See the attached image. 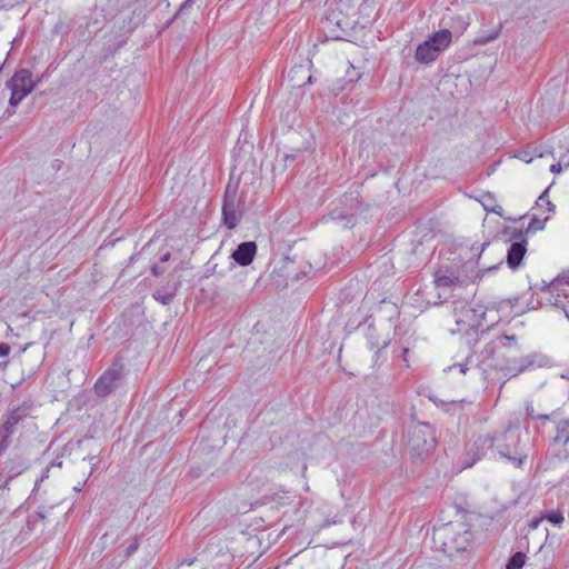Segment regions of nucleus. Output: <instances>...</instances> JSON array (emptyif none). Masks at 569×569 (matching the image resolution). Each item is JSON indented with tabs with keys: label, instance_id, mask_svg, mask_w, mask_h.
<instances>
[{
	"label": "nucleus",
	"instance_id": "20",
	"mask_svg": "<svg viewBox=\"0 0 569 569\" xmlns=\"http://www.w3.org/2000/svg\"><path fill=\"white\" fill-rule=\"evenodd\" d=\"M177 288H178V284L174 283L170 290L161 291L158 289L153 293V297L161 303L168 305L173 299Z\"/></svg>",
	"mask_w": 569,
	"mask_h": 569
},
{
	"label": "nucleus",
	"instance_id": "17",
	"mask_svg": "<svg viewBox=\"0 0 569 569\" xmlns=\"http://www.w3.org/2000/svg\"><path fill=\"white\" fill-rule=\"evenodd\" d=\"M526 413L527 418L531 420H542L543 422L551 419L556 420L558 417V411H552L551 413H537L531 401H527L526 403Z\"/></svg>",
	"mask_w": 569,
	"mask_h": 569
},
{
	"label": "nucleus",
	"instance_id": "6",
	"mask_svg": "<svg viewBox=\"0 0 569 569\" xmlns=\"http://www.w3.org/2000/svg\"><path fill=\"white\" fill-rule=\"evenodd\" d=\"M126 377L124 366L120 361H114L99 377L93 386L94 393L100 398H106L114 392L122 383Z\"/></svg>",
	"mask_w": 569,
	"mask_h": 569
},
{
	"label": "nucleus",
	"instance_id": "21",
	"mask_svg": "<svg viewBox=\"0 0 569 569\" xmlns=\"http://www.w3.org/2000/svg\"><path fill=\"white\" fill-rule=\"evenodd\" d=\"M525 560L526 555L523 552H516L509 558L506 569H522Z\"/></svg>",
	"mask_w": 569,
	"mask_h": 569
},
{
	"label": "nucleus",
	"instance_id": "14",
	"mask_svg": "<svg viewBox=\"0 0 569 569\" xmlns=\"http://www.w3.org/2000/svg\"><path fill=\"white\" fill-rule=\"evenodd\" d=\"M329 216L332 220L343 222V227L346 228H352L356 223V212L352 208H335L330 211Z\"/></svg>",
	"mask_w": 569,
	"mask_h": 569
},
{
	"label": "nucleus",
	"instance_id": "32",
	"mask_svg": "<svg viewBox=\"0 0 569 569\" xmlns=\"http://www.w3.org/2000/svg\"><path fill=\"white\" fill-rule=\"evenodd\" d=\"M498 36V32H493V33H490L489 36L487 37H480L478 39H476V43H479V44H485V43H488L489 41L496 39Z\"/></svg>",
	"mask_w": 569,
	"mask_h": 569
},
{
	"label": "nucleus",
	"instance_id": "37",
	"mask_svg": "<svg viewBox=\"0 0 569 569\" xmlns=\"http://www.w3.org/2000/svg\"><path fill=\"white\" fill-rule=\"evenodd\" d=\"M170 257H171L170 252H166V253H163V254L160 257V262H167V261H169Z\"/></svg>",
	"mask_w": 569,
	"mask_h": 569
},
{
	"label": "nucleus",
	"instance_id": "35",
	"mask_svg": "<svg viewBox=\"0 0 569 569\" xmlns=\"http://www.w3.org/2000/svg\"><path fill=\"white\" fill-rule=\"evenodd\" d=\"M151 271L154 276H160L164 272V269L162 267H160L159 264H154V266H152Z\"/></svg>",
	"mask_w": 569,
	"mask_h": 569
},
{
	"label": "nucleus",
	"instance_id": "2",
	"mask_svg": "<svg viewBox=\"0 0 569 569\" xmlns=\"http://www.w3.org/2000/svg\"><path fill=\"white\" fill-rule=\"evenodd\" d=\"M495 449L500 457L510 460L515 467L520 468L527 458L520 446L518 428L511 423L501 432L493 435Z\"/></svg>",
	"mask_w": 569,
	"mask_h": 569
},
{
	"label": "nucleus",
	"instance_id": "23",
	"mask_svg": "<svg viewBox=\"0 0 569 569\" xmlns=\"http://www.w3.org/2000/svg\"><path fill=\"white\" fill-rule=\"evenodd\" d=\"M453 305V315L456 319L459 317V315H463L466 312V309L470 308V305L467 300L458 299L452 301Z\"/></svg>",
	"mask_w": 569,
	"mask_h": 569
},
{
	"label": "nucleus",
	"instance_id": "40",
	"mask_svg": "<svg viewBox=\"0 0 569 569\" xmlns=\"http://www.w3.org/2000/svg\"><path fill=\"white\" fill-rule=\"evenodd\" d=\"M9 480H7L2 486H0V490L3 491L8 488Z\"/></svg>",
	"mask_w": 569,
	"mask_h": 569
},
{
	"label": "nucleus",
	"instance_id": "46",
	"mask_svg": "<svg viewBox=\"0 0 569 569\" xmlns=\"http://www.w3.org/2000/svg\"><path fill=\"white\" fill-rule=\"evenodd\" d=\"M490 210H491L492 212L499 213V211H497L495 208H491Z\"/></svg>",
	"mask_w": 569,
	"mask_h": 569
},
{
	"label": "nucleus",
	"instance_id": "15",
	"mask_svg": "<svg viewBox=\"0 0 569 569\" xmlns=\"http://www.w3.org/2000/svg\"><path fill=\"white\" fill-rule=\"evenodd\" d=\"M4 469L9 475V479H12L22 473L23 470L27 469V460L21 456H16V458H9L6 462Z\"/></svg>",
	"mask_w": 569,
	"mask_h": 569
},
{
	"label": "nucleus",
	"instance_id": "36",
	"mask_svg": "<svg viewBox=\"0 0 569 569\" xmlns=\"http://www.w3.org/2000/svg\"><path fill=\"white\" fill-rule=\"evenodd\" d=\"M283 160L284 162H293L296 160V154H284Z\"/></svg>",
	"mask_w": 569,
	"mask_h": 569
},
{
	"label": "nucleus",
	"instance_id": "22",
	"mask_svg": "<svg viewBox=\"0 0 569 569\" xmlns=\"http://www.w3.org/2000/svg\"><path fill=\"white\" fill-rule=\"evenodd\" d=\"M547 220H548V218L541 220L537 217H533L530 220L528 227L526 228V233L536 232V231L545 229V224H546Z\"/></svg>",
	"mask_w": 569,
	"mask_h": 569
},
{
	"label": "nucleus",
	"instance_id": "4",
	"mask_svg": "<svg viewBox=\"0 0 569 569\" xmlns=\"http://www.w3.org/2000/svg\"><path fill=\"white\" fill-rule=\"evenodd\" d=\"M244 213V199L238 194V186L229 182L227 184L223 204L222 219L228 229H234Z\"/></svg>",
	"mask_w": 569,
	"mask_h": 569
},
{
	"label": "nucleus",
	"instance_id": "18",
	"mask_svg": "<svg viewBox=\"0 0 569 569\" xmlns=\"http://www.w3.org/2000/svg\"><path fill=\"white\" fill-rule=\"evenodd\" d=\"M545 156L543 151H541L538 147L528 148L519 152L518 158L523 160L527 163H530L535 157L542 158Z\"/></svg>",
	"mask_w": 569,
	"mask_h": 569
},
{
	"label": "nucleus",
	"instance_id": "47",
	"mask_svg": "<svg viewBox=\"0 0 569 569\" xmlns=\"http://www.w3.org/2000/svg\"><path fill=\"white\" fill-rule=\"evenodd\" d=\"M562 158H565V161H569V158H567L566 156H563Z\"/></svg>",
	"mask_w": 569,
	"mask_h": 569
},
{
	"label": "nucleus",
	"instance_id": "13",
	"mask_svg": "<svg viewBox=\"0 0 569 569\" xmlns=\"http://www.w3.org/2000/svg\"><path fill=\"white\" fill-rule=\"evenodd\" d=\"M527 252V240L521 239L510 244L507 251V264L510 269H517Z\"/></svg>",
	"mask_w": 569,
	"mask_h": 569
},
{
	"label": "nucleus",
	"instance_id": "1",
	"mask_svg": "<svg viewBox=\"0 0 569 569\" xmlns=\"http://www.w3.org/2000/svg\"><path fill=\"white\" fill-rule=\"evenodd\" d=\"M432 540L436 549L449 558H455L468 550L473 540V533L468 523L449 522L435 528Z\"/></svg>",
	"mask_w": 569,
	"mask_h": 569
},
{
	"label": "nucleus",
	"instance_id": "25",
	"mask_svg": "<svg viewBox=\"0 0 569 569\" xmlns=\"http://www.w3.org/2000/svg\"><path fill=\"white\" fill-rule=\"evenodd\" d=\"M543 519L548 520L552 525H560L563 522V515L560 511L548 512Z\"/></svg>",
	"mask_w": 569,
	"mask_h": 569
},
{
	"label": "nucleus",
	"instance_id": "19",
	"mask_svg": "<svg viewBox=\"0 0 569 569\" xmlns=\"http://www.w3.org/2000/svg\"><path fill=\"white\" fill-rule=\"evenodd\" d=\"M435 282L439 288H449L459 282V279L452 274H441L440 272H437Z\"/></svg>",
	"mask_w": 569,
	"mask_h": 569
},
{
	"label": "nucleus",
	"instance_id": "12",
	"mask_svg": "<svg viewBox=\"0 0 569 569\" xmlns=\"http://www.w3.org/2000/svg\"><path fill=\"white\" fill-rule=\"evenodd\" d=\"M257 253V244L254 241H244L238 244L232 252V259L241 267L249 266Z\"/></svg>",
	"mask_w": 569,
	"mask_h": 569
},
{
	"label": "nucleus",
	"instance_id": "26",
	"mask_svg": "<svg viewBox=\"0 0 569 569\" xmlns=\"http://www.w3.org/2000/svg\"><path fill=\"white\" fill-rule=\"evenodd\" d=\"M139 539L134 538L124 550V558H130L139 548Z\"/></svg>",
	"mask_w": 569,
	"mask_h": 569
},
{
	"label": "nucleus",
	"instance_id": "29",
	"mask_svg": "<svg viewBox=\"0 0 569 569\" xmlns=\"http://www.w3.org/2000/svg\"><path fill=\"white\" fill-rule=\"evenodd\" d=\"M498 340L503 347H511V345L516 342L515 336L507 335L498 337Z\"/></svg>",
	"mask_w": 569,
	"mask_h": 569
},
{
	"label": "nucleus",
	"instance_id": "43",
	"mask_svg": "<svg viewBox=\"0 0 569 569\" xmlns=\"http://www.w3.org/2000/svg\"><path fill=\"white\" fill-rule=\"evenodd\" d=\"M48 472H49V470L47 469L46 473H43V476L41 477V480H43L44 478L48 477Z\"/></svg>",
	"mask_w": 569,
	"mask_h": 569
},
{
	"label": "nucleus",
	"instance_id": "31",
	"mask_svg": "<svg viewBox=\"0 0 569 569\" xmlns=\"http://www.w3.org/2000/svg\"><path fill=\"white\" fill-rule=\"evenodd\" d=\"M468 363H469V358H467L466 361L462 363H458V365L448 367L447 369H445V371H451L453 368H459L461 373H466V371L468 370V367H467Z\"/></svg>",
	"mask_w": 569,
	"mask_h": 569
},
{
	"label": "nucleus",
	"instance_id": "8",
	"mask_svg": "<svg viewBox=\"0 0 569 569\" xmlns=\"http://www.w3.org/2000/svg\"><path fill=\"white\" fill-rule=\"evenodd\" d=\"M495 449V438L491 435H480L470 445L463 460V468L472 467L481 458L486 457L489 451Z\"/></svg>",
	"mask_w": 569,
	"mask_h": 569
},
{
	"label": "nucleus",
	"instance_id": "45",
	"mask_svg": "<svg viewBox=\"0 0 569 569\" xmlns=\"http://www.w3.org/2000/svg\"><path fill=\"white\" fill-rule=\"evenodd\" d=\"M307 81H308L309 83H311V82H312V76H311V74L308 77Z\"/></svg>",
	"mask_w": 569,
	"mask_h": 569
},
{
	"label": "nucleus",
	"instance_id": "27",
	"mask_svg": "<svg viewBox=\"0 0 569 569\" xmlns=\"http://www.w3.org/2000/svg\"><path fill=\"white\" fill-rule=\"evenodd\" d=\"M563 168H569V161H565V158H560L557 163L550 166V171L552 173H560Z\"/></svg>",
	"mask_w": 569,
	"mask_h": 569
},
{
	"label": "nucleus",
	"instance_id": "44",
	"mask_svg": "<svg viewBox=\"0 0 569 569\" xmlns=\"http://www.w3.org/2000/svg\"><path fill=\"white\" fill-rule=\"evenodd\" d=\"M566 317L569 319V309H563Z\"/></svg>",
	"mask_w": 569,
	"mask_h": 569
},
{
	"label": "nucleus",
	"instance_id": "9",
	"mask_svg": "<svg viewBox=\"0 0 569 569\" xmlns=\"http://www.w3.org/2000/svg\"><path fill=\"white\" fill-rule=\"evenodd\" d=\"M487 309L481 305H476L473 307L466 309L463 315H459L456 320V323L460 327L459 330H473L478 331L482 326V320L486 316Z\"/></svg>",
	"mask_w": 569,
	"mask_h": 569
},
{
	"label": "nucleus",
	"instance_id": "7",
	"mask_svg": "<svg viewBox=\"0 0 569 569\" xmlns=\"http://www.w3.org/2000/svg\"><path fill=\"white\" fill-rule=\"evenodd\" d=\"M32 74L33 73H13L12 78L8 81V88L11 90L9 100L11 107H17L24 97L33 90L36 81Z\"/></svg>",
	"mask_w": 569,
	"mask_h": 569
},
{
	"label": "nucleus",
	"instance_id": "33",
	"mask_svg": "<svg viewBox=\"0 0 569 569\" xmlns=\"http://www.w3.org/2000/svg\"><path fill=\"white\" fill-rule=\"evenodd\" d=\"M10 352V346L7 343H0V357H6Z\"/></svg>",
	"mask_w": 569,
	"mask_h": 569
},
{
	"label": "nucleus",
	"instance_id": "41",
	"mask_svg": "<svg viewBox=\"0 0 569 569\" xmlns=\"http://www.w3.org/2000/svg\"><path fill=\"white\" fill-rule=\"evenodd\" d=\"M350 68H351V69H353V70H356V69H358L359 67H358V66H356L353 62H350Z\"/></svg>",
	"mask_w": 569,
	"mask_h": 569
},
{
	"label": "nucleus",
	"instance_id": "39",
	"mask_svg": "<svg viewBox=\"0 0 569 569\" xmlns=\"http://www.w3.org/2000/svg\"><path fill=\"white\" fill-rule=\"evenodd\" d=\"M483 198L490 200V202L493 201V197L491 196V193L485 194Z\"/></svg>",
	"mask_w": 569,
	"mask_h": 569
},
{
	"label": "nucleus",
	"instance_id": "38",
	"mask_svg": "<svg viewBox=\"0 0 569 569\" xmlns=\"http://www.w3.org/2000/svg\"><path fill=\"white\" fill-rule=\"evenodd\" d=\"M84 483H86V481H83V483H81V485L76 486V487L73 488V490H74L76 492H80V491L82 490V487H83V485H84Z\"/></svg>",
	"mask_w": 569,
	"mask_h": 569
},
{
	"label": "nucleus",
	"instance_id": "30",
	"mask_svg": "<svg viewBox=\"0 0 569 569\" xmlns=\"http://www.w3.org/2000/svg\"><path fill=\"white\" fill-rule=\"evenodd\" d=\"M495 350H496L495 342L491 341L485 346L482 353L486 355L487 358H491L495 355Z\"/></svg>",
	"mask_w": 569,
	"mask_h": 569
},
{
	"label": "nucleus",
	"instance_id": "42",
	"mask_svg": "<svg viewBox=\"0 0 569 569\" xmlns=\"http://www.w3.org/2000/svg\"><path fill=\"white\" fill-rule=\"evenodd\" d=\"M486 246H488V243H482L481 244V247H480L481 252L485 250Z\"/></svg>",
	"mask_w": 569,
	"mask_h": 569
},
{
	"label": "nucleus",
	"instance_id": "5",
	"mask_svg": "<svg viewBox=\"0 0 569 569\" xmlns=\"http://www.w3.org/2000/svg\"><path fill=\"white\" fill-rule=\"evenodd\" d=\"M451 39L452 33L449 29L437 31L428 40L418 46L416 59L421 63L435 61L439 54L449 47Z\"/></svg>",
	"mask_w": 569,
	"mask_h": 569
},
{
	"label": "nucleus",
	"instance_id": "10",
	"mask_svg": "<svg viewBox=\"0 0 569 569\" xmlns=\"http://www.w3.org/2000/svg\"><path fill=\"white\" fill-rule=\"evenodd\" d=\"M29 409L27 407H17L8 410L2 416L0 431L11 438L17 432L18 426L29 417Z\"/></svg>",
	"mask_w": 569,
	"mask_h": 569
},
{
	"label": "nucleus",
	"instance_id": "11",
	"mask_svg": "<svg viewBox=\"0 0 569 569\" xmlns=\"http://www.w3.org/2000/svg\"><path fill=\"white\" fill-rule=\"evenodd\" d=\"M550 359L543 355L531 353L527 355L522 358L513 360V366H509L508 370L512 377L518 376L519 373L525 372L526 370L533 367H545L548 366Z\"/></svg>",
	"mask_w": 569,
	"mask_h": 569
},
{
	"label": "nucleus",
	"instance_id": "24",
	"mask_svg": "<svg viewBox=\"0 0 569 569\" xmlns=\"http://www.w3.org/2000/svg\"><path fill=\"white\" fill-rule=\"evenodd\" d=\"M537 206L539 207H543V206H547V210L549 212H553L555 209H556V206L549 200V197H548V189L545 190L540 197L538 198L537 200Z\"/></svg>",
	"mask_w": 569,
	"mask_h": 569
},
{
	"label": "nucleus",
	"instance_id": "28",
	"mask_svg": "<svg viewBox=\"0 0 569 569\" xmlns=\"http://www.w3.org/2000/svg\"><path fill=\"white\" fill-rule=\"evenodd\" d=\"M10 445V437L0 431V456L7 450Z\"/></svg>",
	"mask_w": 569,
	"mask_h": 569
},
{
	"label": "nucleus",
	"instance_id": "34",
	"mask_svg": "<svg viewBox=\"0 0 569 569\" xmlns=\"http://www.w3.org/2000/svg\"><path fill=\"white\" fill-rule=\"evenodd\" d=\"M542 519H543V517H541V518H533L529 522V528L532 529V530L537 529Z\"/></svg>",
	"mask_w": 569,
	"mask_h": 569
},
{
	"label": "nucleus",
	"instance_id": "3",
	"mask_svg": "<svg viewBox=\"0 0 569 569\" xmlns=\"http://www.w3.org/2000/svg\"><path fill=\"white\" fill-rule=\"evenodd\" d=\"M433 428L427 422H417L408 431V447L413 458L423 459L436 448Z\"/></svg>",
	"mask_w": 569,
	"mask_h": 569
},
{
	"label": "nucleus",
	"instance_id": "16",
	"mask_svg": "<svg viewBox=\"0 0 569 569\" xmlns=\"http://www.w3.org/2000/svg\"><path fill=\"white\" fill-rule=\"evenodd\" d=\"M556 430L553 442L567 445L569 442V418L557 421Z\"/></svg>",
	"mask_w": 569,
	"mask_h": 569
}]
</instances>
